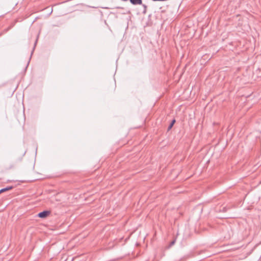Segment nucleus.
<instances>
[{
    "instance_id": "nucleus-1",
    "label": "nucleus",
    "mask_w": 261,
    "mask_h": 261,
    "mask_svg": "<svg viewBox=\"0 0 261 261\" xmlns=\"http://www.w3.org/2000/svg\"><path fill=\"white\" fill-rule=\"evenodd\" d=\"M49 214H50V212L49 211H45L39 213L38 214V216L40 218H46L48 215H49Z\"/></svg>"
},
{
    "instance_id": "nucleus-2",
    "label": "nucleus",
    "mask_w": 261,
    "mask_h": 261,
    "mask_svg": "<svg viewBox=\"0 0 261 261\" xmlns=\"http://www.w3.org/2000/svg\"><path fill=\"white\" fill-rule=\"evenodd\" d=\"M130 2L133 5H141L142 4V0H130Z\"/></svg>"
},
{
    "instance_id": "nucleus-3",
    "label": "nucleus",
    "mask_w": 261,
    "mask_h": 261,
    "mask_svg": "<svg viewBox=\"0 0 261 261\" xmlns=\"http://www.w3.org/2000/svg\"><path fill=\"white\" fill-rule=\"evenodd\" d=\"M11 189H12V187H7V188H6L2 189L0 190V193H2L3 192H5V191L9 190H10Z\"/></svg>"
},
{
    "instance_id": "nucleus-4",
    "label": "nucleus",
    "mask_w": 261,
    "mask_h": 261,
    "mask_svg": "<svg viewBox=\"0 0 261 261\" xmlns=\"http://www.w3.org/2000/svg\"><path fill=\"white\" fill-rule=\"evenodd\" d=\"M175 121V120H173L172 121V122H171V123L170 124V125H169V127H168V129H171V128H172V126H173V124L174 123Z\"/></svg>"
},
{
    "instance_id": "nucleus-5",
    "label": "nucleus",
    "mask_w": 261,
    "mask_h": 261,
    "mask_svg": "<svg viewBox=\"0 0 261 261\" xmlns=\"http://www.w3.org/2000/svg\"><path fill=\"white\" fill-rule=\"evenodd\" d=\"M143 7H144L143 13L145 14L146 12L147 6L145 5H143Z\"/></svg>"
},
{
    "instance_id": "nucleus-6",
    "label": "nucleus",
    "mask_w": 261,
    "mask_h": 261,
    "mask_svg": "<svg viewBox=\"0 0 261 261\" xmlns=\"http://www.w3.org/2000/svg\"><path fill=\"white\" fill-rule=\"evenodd\" d=\"M175 240H174V241H172V242H171V243H170V246H172V245H173L174 244V243H175Z\"/></svg>"
}]
</instances>
